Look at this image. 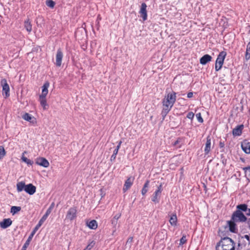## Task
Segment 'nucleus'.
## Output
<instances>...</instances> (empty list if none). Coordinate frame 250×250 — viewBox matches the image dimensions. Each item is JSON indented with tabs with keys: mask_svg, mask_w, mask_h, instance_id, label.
Returning a JSON list of instances; mask_svg holds the SVG:
<instances>
[{
	"mask_svg": "<svg viewBox=\"0 0 250 250\" xmlns=\"http://www.w3.org/2000/svg\"><path fill=\"white\" fill-rule=\"evenodd\" d=\"M177 218L175 213L171 215L169 222L171 226H175L177 225Z\"/></svg>",
	"mask_w": 250,
	"mask_h": 250,
	"instance_id": "24",
	"label": "nucleus"
},
{
	"mask_svg": "<svg viewBox=\"0 0 250 250\" xmlns=\"http://www.w3.org/2000/svg\"><path fill=\"white\" fill-rule=\"evenodd\" d=\"M116 156L115 155H112L111 156V158H110V161L112 162V161H114L116 159Z\"/></svg>",
	"mask_w": 250,
	"mask_h": 250,
	"instance_id": "46",
	"label": "nucleus"
},
{
	"mask_svg": "<svg viewBox=\"0 0 250 250\" xmlns=\"http://www.w3.org/2000/svg\"><path fill=\"white\" fill-rule=\"evenodd\" d=\"M176 100V93L173 91L167 93L163 99L162 104L163 108L161 114L162 117V121L165 120L166 116L172 108Z\"/></svg>",
	"mask_w": 250,
	"mask_h": 250,
	"instance_id": "1",
	"label": "nucleus"
},
{
	"mask_svg": "<svg viewBox=\"0 0 250 250\" xmlns=\"http://www.w3.org/2000/svg\"><path fill=\"white\" fill-rule=\"evenodd\" d=\"M95 244V241L93 240L91 241L83 250H90L94 246Z\"/></svg>",
	"mask_w": 250,
	"mask_h": 250,
	"instance_id": "35",
	"label": "nucleus"
},
{
	"mask_svg": "<svg viewBox=\"0 0 250 250\" xmlns=\"http://www.w3.org/2000/svg\"><path fill=\"white\" fill-rule=\"evenodd\" d=\"M243 170L244 171L245 176L248 179H250V166L243 167Z\"/></svg>",
	"mask_w": 250,
	"mask_h": 250,
	"instance_id": "31",
	"label": "nucleus"
},
{
	"mask_svg": "<svg viewBox=\"0 0 250 250\" xmlns=\"http://www.w3.org/2000/svg\"><path fill=\"white\" fill-rule=\"evenodd\" d=\"M133 179L131 177H129L125 181L123 190L124 192H125L133 184Z\"/></svg>",
	"mask_w": 250,
	"mask_h": 250,
	"instance_id": "15",
	"label": "nucleus"
},
{
	"mask_svg": "<svg viewBox=\"0 0 250 250\" xmlns=\"http://www.w3.org/2000/svg\"><path fill=\"white\" fill-rule=\"evenodd\" d=\"M63 53L61 48H59L57 50V54L56 56V62L55 64L57 66L60 67L62 65V59L63 58Z\"/></svg>",
	"mask_w": 250,
	"mask_h": 250,
	"instance_id": "10",
	"label": "nucleus"
},
{
	"mask_svg": "<svg viewBox=\"0 0 250 250\" xmlns=\"http://www.w3.org/2000/svg\"><path fill=\"white\" fill-rule=\"evenodd\" d=\"M219 146L220 148H223L225 146L224 142H220L219 143Z\"/></svg>",
	"mask_w": 250,
	"mask_h": 250,
	"instance_id": "47",
	"label": "nucleus"
},
{
	"mask_svg": "<svg viewBox=\"0 0 250 250\" xmlns=\"http://www.w3.org/2000/svg\"><path fill=\"white\" fill-rule=\"evenodd\" d=\"M194 116V114L192 112H189L188 113L187 117L189 119L192 120Z\"/></svg>",
	"mask_w": 250,
	"mask_h": 250,
	"instance_id": "39",
	"label": "nucleus"
},
{
	"mask_svg": "<svg viewBox=\"0 0 250 250\" xmlns=\"http://www.w3.org/2000/svg\"><path fill=\"white\" fill-rule=\"evenodd\" d=\"M22 160L26 163L28 165H32L34 163V162L25 157L22 156L21 158Z\"/></svg>",
	"mask_w": 250,
	"mask_h": 250,
	"instance_id": "33",
	"label": "nucleus"
},
{
	"mask_svg": "<svg viewBox=\"0 0 250 250\" xmlns=\"http://www.w3.org/2000/svg\"><path fill=\"white\" fill-rule=\"evenodd\" d=\"M212 59V57L206 54L201 57L200 59V62L202 65H205L208 62H210Z\"/></svg>",
	"mask_w": 250,
	"mask_h": 250,
	"instance_id": "20",
	"label": "nucleus"
},
{
	"mask_svg": "<svg viewBox=\"0 0 250 250\" xmlns=\"http://www.w3.org/2000/svg\"><path fill=\"white\" fill-rule=\"evenodd\" d=\"M186 242H187V239H186V235H183L182 238L180 239V245H182L184 244L185 243H186Z\"/></svg>",
	"mask_w": 250,
	"mask_h": 250,
	"instance_id": "38",
	"label": "nucleus"
},
{
	"mask_svg": "<svg viewBox=\"0 0 250 250\" xmlns=\"http://www.w3.org/2000/svg\"><path fill=\"white\" fill-rule=\"evenodd\" d=\"M24 27L26 28V30L30 32L32 30V25L31 24L29 20H27V21H24Z\"/></svg>",
	"mask_w": 250,
	"mask_h": 250,
	"instance_id": "28",
	"label": "nucleus"
},
{
	"mask_svg": "<svg viewBox=\"0 0 250 250\" xmlns=\"http://www.w3.org/2000/svg\"><path fill=\"white\" fill-rule=\"evenodd\" d=\"M162 191V184L161 183L160 185L157 187V189L153 193L152 198L151 201L154 203H158L160 201L161 195Z\"/></svg>",
	"mask_w": 250,
	"mask_h": 250,
	"instance_id": "5",
	"label": "nucleus"
},
{
	"mask_svg": "<svg viewBox=\"0 0 250 250\" xmlns=\"http://www.w3.org/2000/svg\"><path fill=\"white\" fill-rule=\"evenodd\" d=\"M5 154V150L3 146H0V159L2 158Z\"/></svg>",
	"mask_w": 250,
	"mask_h": 250,
	"instance_id": "36",
	"label": "nucleus"
},
{
	"mask_svg": "<svg viewBox=\"0 0 250 250\" xmlns=\"http://www.w3.org/2000/svg\"><path fill=\"white\" fill-rule=\"evenodd\" d=\"M0 85L2 87V95H4L5 94V98L9 97L10 96V88L7 80L5 79H1Z\"/></svg>",
	"mask_w": 250,
	"mask_h": 250,
	"instance_id": "6",
	"label": "nucleus"
},
{
	"mask_svg": "<svg viewBox=\"0 0 250 250\" xmlns=\"http://www.w3.org/2000/svg\"><path fill=\"white\" fill-rule=\"evenodd\" d=\"M21 210V207L13 206L11 208V212L13 214H15L16 213H17L18 211H20Z\"/></svg>",
	"mask_w": 250,
	"mask_h": 250,
	"instance_id": "32",
	"label": "nucleus"
},
{
	"mask_svg": "<svg viewBox=\"0 0 250 250\" xmlns=\"http://www.w3.org/2000/svg\"><path fill=\"white\" fill-rule=\"evenodd\" d=\"M24 191L29 195H33L36 191V188L32 184H29L26 185Z\"/></svg>",
	"mask_w": 250,
	"mask_h": 250,
	"instance_id": "14",
	"label": "nucleus"
},
{
	"mask_svg": "<svg viewBox=\"0 0 250 250\" xmlns=\"http://www.w3.org/2000/svg\"><path fill=\"white\" fill-rule=\"evenodd\" d=\"M149 185V181L146 180L144 185L143 188L142 189V194L143 195H145L148 191V188Z\"/></svg>",
	"mask_w": 250,
	"mask_h": 250,
	"instance_id": "27",
	"label": "nucleus"
},
{
	"mask_svg": "<svg viewBox=\"0 0 250 250\" xmlns=\"http://www.w3.org/2000/svg\"><path fill=\"white\" fill-rule=\"evenodd\" d=\"M219 65H218V63H215V69L216 71H218L219 70H220L221 68H219Z\"/></svg>",
	"mask_w": 250,
	"mask_h": 250,
	"instance_id": "43",
	"label": "nucleus"
},
{
	"mask_svg": "<svg viewBox=\"0 0 250 250\" xmlns=\"http://www.w3.org/2000/svg\"><path fill=\"white\" fill-rule=\"evenodd\" d=\"M242 150L247 154H250V143L246 140H244L241 143Z\"/></svg>",
	"mask_w": 250,
	"mask_h": 250,
	"instance_id": "12",
	"label": "nucleus"
},
{
	"mask_svg": "<svg viewBox=\"0 0 250 250\" xmlns=\"http://www.w3.org/2000/svg\"><path fill=\"white\" fill-rule=\"evenodd\" d=\"M36 164L44 167H47L49 166V163L45 158L39 157L36 159Z\"/></svg>",
	"mask_w": 250,
	"mask_h": 250,
	"instance_id": "11",
	"label": "nucleus"
},
{
	"mask_svg": "<svg viewBox=\"0 0 250 250\" xmlns=\"http://www.w3.org/2000/svg\"><path fill=\"white\" fill-rule=\"evenodd\" d=\"M121 214L120 213L117 214L114 216V217L112 219L118 220V219L121 217Z\"/></svg>",
	"mask_w": 250,
	"mask_h": 250,
	"instance_id": "42",
	"label": "nucleus"
},
{
	"mask_svg": "<svg viewBox=\"0 0 250 250\" xmlns=\"http://www.w3.org/2000/svg\"><path fill=\"white\" fill-rule=\"evenodd\" d=\"M117 222H118V220H116L113 219H112L111 220V224H112V226H113V227L115 228V230H114V231H115L116 230V226L117 224Z\"/></svg>",
	"mask_w": 250,
	"mask_h": 250,
	"instance_id": "41",
	"label": "nucleus"
},
{
	"mask_svg": "<svg viewBox=\"0 0 250 250\" xmlns=\"http://www.w3.org/2000/svg\"><path fill=\"white\" fill-rule=\"evenodd\" d=\"M12 221L10 218L4 219L0 223V227L3 229H6L11 225Z\"/></svg>",
	"mask_w": 250,
	"mask_h": 250,
	"instance_id": "18",
	"label": "nucleus"
},
{
	"mask_svg": "<svg viewBox=\"0 0 250 250\" xmlns=\"http://www.w3.org/2000/svg\"><path fill=\"white\" fill-rule=\"evenodd\" d=\"M246 239L249 241V245H250V237L249 235L246 234L244 236H241L238 241V248L242 247L243 246L245 247L246 244L243 243L242 241H244V239Z\"/></svg>",
	"mask_w": 250,
	"mask_h": 250,
	"instance_id": "21",
	"label": "nucleus"
},
{
	"mask_svg": "<svg viewBox=\"0 0 250 250\" xmlns=\"http://www.w3.org/2000/svg\"><path fill=\"white\" fill-rule=\"evenodd\" d=\"M146 7V4L145 2L142 3L141 4L140 10L139 12V14L141 15V17L143 18L144 21H146L147 18Z\"/></svg>",
	"mask_w": 250,
	"mask_h": 250,
	"instance_id": "9",
	"label": "nucleus"
},
{
	"mask_svg": "<svg viewBox=\"0 0 250 250\" xmlns=\"http://www.w3.org/2000/svg\"><path fill=\"white\" fill-rule=\"evenodd\" d=\"M77 210L76 207L70 208L67 212L66 219L69 220L70 221L73 220L77 217Z\"/></svg>",
	"mask_w": 250,
	"mask_h": 250,
	"instance_id": "7",
	"label": "nucleus"
},
{
	"mask_svg": "<svg viewBox=\"0 0 250 250\" xmlns=\"http://www.w3.org/2000/svg\"><path fill=\"white\" fill-rule=\"evenodd\" d=\"M22 118L25 121L30 123H33L35 119L28 113H25L22 116Z\"/></svg>",
	"mask_w": 250,
	"mask_h": 250,
	"instance_id": "25",
	"label": "nucleus"
},
{
	"mask_svg": "<svg viewBox=\"0 0 250 250\" xmlns=\"http://www.w3.org/2000/svg\"><path fill=\"white\" fill-rule=\"evenodd\" d=\"M133 237H129L128 238V239H127V240L126 243H131L132 242V241H133Z\"/></svg>",
	"mask_w": 250,
	"mask_h": 250,
	"instance_id": "44",
	"label": "nucleus"
},
{
	"mask_svg": "<svg viewBox=\"0 0 250 250\" xmlns=\"http://www.w3.org/2000/svg\"><path fill=\"white\" fill-rule=\"evenodd\" d=\"M42 225V224L39 221L38 223V224L36 226V227L34 228L30 234L29 235L28 239L26 241L25 243L23 245V246L22 247V249L21 250H26L27 248L29 245V244L32 240L33 237H34V235H35L36 231L38 230V229L40 228V227Z\"/></svg>",
	"mask_w": 250,
	"mask_h": 250,
	"instance_id": "4",
	"label": "nucleus"
},
{
	"mask_svg": "<svg viewBox=\"0 0 250 250\" xmlns=\"http://www.w3.org/2000/svg\"><path fill=\"white\" fill-rule=\"evenodd\" d=\"M247 221V217L243 212L235 210L232 214L231 219L227 223L231 232L235 233L237 231V223H244Z\"/></svg>",
	"mask_w": 250,
	"mask_h": 250,
	"instance_id": "2",
	"label": "nucleus"
},
{
	"mask_svg": "<svg viewBox=\"0 0 250 250\" xmlns=\"http://www.w3.org/2000/svg\"><path fill=\"white\" fill-rule=\"evenodd\" d=\"M54 207V203H52L49 208L47 209L45 213L43 215V216L41 218V219L40 220L39 222L43 224V222L46 220L47 219L48 216L49 215V214L51 213L52 209Z\"/></svg>",
	"mask_w": 250,
	"mask_h": 250,
	"instance_id": "13",
	"label": "nucleus"
},
{
	"mask_svg": "<svg viewBox=\"0 0 250 250\" xmlns=\"http://www.w3.org/2000/svg\"><path fill=\"white\" fill-rule=\"evenodd\" d=\"M193 97V93L191 92H188L187 94V97L188 98H191Z\"/></svg>",
	"mask_w": 250,
	"mask_h": 250,
	"instance_id": "45",
	"label": "nucleus"
},
{
	"mask_svg": "<svg viewBox=\"0 0 250 250\" xmlns=\"http://www.w3.org/2000/svg\"><path fill=\"white\" fill-rule=\"evenodd\" d=\"M211 150V138L209 136L207 137V141L206 143L205 148V154L208 155Z\"/></svg>",
	"mask_w": 250,
	"mask_h": 250,
	"instance_id": "19",
	"label": "nucleus"
},
{
	"mask_svg": "<svg viewBox=\"0 0 250 250\" xmlns=\"http://www.w3.org/2000/svg\"><path fill=\"white\" fill-rule=\"evenodd\" d=\"M250 59V42L247 46L246 52L245 54V59L248 61Z\"/></svg>",
	"mask_w": 250,
	"mask_h": 250,
	"instance_id": "29",
	"label": "nucleus"
},
{
	"mask_svg": "<svg viewBox=\"0 0 250 250\" xmlns=\"http://www.w3.org/2000/svg\"><path fill=\"white\" fill-rule=\"evenodd\" d=\"M86 225L90 229H96L98 227L97 222L95 220H92L89 222H86Z\"/></svg>",
	"mask_w": 250,
	"mask_h": 250,
	"instance_id": "23",
	"label": "nucleus"
},
{
	"mask_svg": "<svg viewBox=\"0 0 250 250\" xmlns=\"http://www.w3.org/2000/svg\"><path fill=\"white\" fill-rule=\"evenodd\" d=\"M122 143V142L121 141H120L118 142V145H119L120 146H121Z\"/></svg>",
	"mask_w": 250,
	"mask_h": 250,
	"instance_id": "52",
	"label": "nucleus"
},
{
	"mask_svg": "<svg viewBox=\"0 0 250 250\" xmlns=\"http://www.w3.org/2000/svg\"><path fill=\"white\" fill-rule=\"evenodd\" d=\"M248 209V205L246 204H239L236 206V210L238 212H246Z\"/></svg>",
	"mask_w": 250,
	"mask_h": 250,
	"instance_id": "22",
	"label": "nucleus"
},
{
	"mask_svg": "<svg viewBox=\"0 0 250 250\" xmlns=\"http://www.w3.org/2000/svg\"><path fill=\"white\" fill-rule=\"evenodd\" d=\"M244 128L243 125H237L232 130V134L234 136H240L242 134Z\"/></svg>",
	"mask_w": 250,
	"mask_h": 250,
	"instance_id": "16",
	"label": "nucleus"
},
{
	"mask_svg": "<svg viewBox=\"0 0 250 250\" xmlns=\"http://www.w3.org/2000/svg\"><path fill=\"white\" fill-rule=\"evenodd\" d=\"M247 211H248V212H248V213H247L246 214V215H247V216H250V208H248V210H247Z\"/></svg>",
	"mask_w": 250,
	"mask_h": 250,
	"instance_id": "50",
	"label": "nucleus"
},
{
	"mask_svg": "<svg viewBox=\"0 0 250 250\" xmlns=\"http://www.w3.org/2000/svg\"><path fill=\"white\" fill-rule=\"evenodd\" d=\"M46 4L47 6L53 8L54 7V6L55 5V2L53 1L52 0H46Z\"/></svg>",
	"mask_w": 250,
	"mask_h": 250,
	"instance_id": "34",
	"label": "nucleus"
},
{
	"mask_svg": "<svg viewBox=\"0 0 250 250\" xmlns=\"http://www.w3.org/2000/svg\"><path fill=\"white\" fill-rule=\"evenodd\" d=\"M80 31L79 30H78L76 32H75V36H77V34L78 33V32Z\"/></svg>",
	"mask_w": 250,
	"mask_h": 250,
	"instance_id": "53",
	"label": "nucleus"
},
{
	"mask_svg": "<svg viewBox=\"0 0 250 250\" xmlns=\"http://www.w3.org/2000/svg\"><path fill=\"white\" fill-rule=\"evenodd\" d=\"M40 102L41 105L43 107L44 109H45L46 106L47 105L46 97L43 98L42 97H40Z\"/></svg>",
	"mask_w": 250,
	"mask_h": 250,
	"instance_id": "30",
	"label": "nucleus"
},
{
	"mask_svg": "<svg viewBox=\"0 0 250 250\" xmlns=\"http://www.w3.org/2000/svg\"><path fill=\"white\" fill-rule=\"evenodd\" d=\"M197 120L199 123H202L204 122L203 119L202 117L201 113H197L196 115Z\"/></svg>",
	"mask_w": 250,
	"mask_h": 250,
	"instance_id": "37",
	"label": "nucleus"
},
{
	"mask_svg": "<svg viewBox=\"0 0 250 250\" xmlns=\"http://www.w3.org/2000/svg\"><path fill=\"white\" fill-rule=\"evenodd\" d=\"M235 244L232 239L225 237L217 243L216 250H235Z\"/></svg>",
	"mask_w": 250,
	"mask_h": 250,
	"instance_id": "3",
	"label": "nucleus"
},
{
	"mask_svg": "<svg viewBox=\"0 0 250 250\" xmlns=\"http://www.w3.org/2000/svg\"><path fill=\"white\" fill-rule=\"evenodd\" d=\"M49 83L48 81L45 82V83L43 84L42 86V94L40 95V97H42L43 98L46 97V95L48 94V88L49 86Z\"/></svg>",
	"mask_w": 250,
	"mask_h": 250,
	"instance_id": "17",
	"label": "nucleus"
},
{
	"mask_svg": "<svg viewBox=\"0 0 250 250\" xmlns=\"http://www.w3.org/2000/svg\"><path fill=\"white\" fill-rule=\"evenodd\" d=\"M25 184L24 182H21L17 184V189L18 192H21L23 190H25Z\"/></svg>",
	"mask_w": 250,
	"mask_h": 250,
	"instance_id": "26",
	"label": "nucleus"
},
{
	"mask_svg": "<svg viewBox=\"0 0 250 250\" xmlns=\"http://www.w3.org/2000/svg\"><path fill=\"white\" fill-rule=\"evenodd\" d=\"M181 140V139L180 138H178V139L173 144V145L177 146V147H180V145L178 146V145L180 143Z\"/></svg>",
	"mask_w": 250,
	"mask_h": 250,
	"instance_id": "40",
	"label": "nucleus"
},
{
	"mask_svg": "<svg viewBox=\"0 0 250 250\" xmlns=\"http://www.w3.org/2000/svg\"><path fill=\"white\" fill-rule=\"evenodd\" d=\"M226 55L227 52L224 51L220 52L218 55L215 63H218V65H219V68H222Z\"/></svg>",
	"mask_w": 250,
	"mask_h": 250,
	"instance_id": "8",
	"label": "nucleus"
},
{
	"mask_svg": "<svg viewBox=\"0 0 250 250\" xmlns=\"http://www.w3.org/2000/svg\"><path fill=\"white\" fill-rule=\"evenodd\" d=\"M246 222L247 223V224L249 226V228L250 229V217L249 218H247V221H246Z\"/></svg>",
	"mask_w": 250,
	"mask_h": 250,
	"instance_id": "49",
	"label": "nucleus"
},
{
	"mask_svg": "<svg viewBox=\"0 0 250 250\" xmlns=\"http://www.w3.org/2000/svg\"><path fill=\"white\" fill-rule=\"evenodd\" d=\"M118 150L117 149H115L113 151V155H117L118 153Z\"/></svg>",
	"mask_w": 250,
	"mask_h": 250,
	"instance_id": "48",
	"label": "nucleus"
},
{
	"mask_svg": "<svg viewBox=\"0 0 250 250\" xmlns=\"http://www.w3.org/2000/svg\"><path fill=\"white\" fill-rule=\"evenodd\" d=\"M120 146H120L119 145H117V146L116 147L115 149H117L119 150V149L120 148Z\"/></svg>",
	"mask_w": 250,
	"mask_h": 250,
	"instance_id": "51",
	"label": "nucleus"
}]
</instances>
